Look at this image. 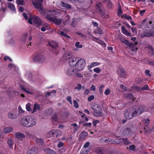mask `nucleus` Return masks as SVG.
I'll return each mask as SVG.
<instances>
[{"instance_id": "f257e3e1", "label": "nucleus", "mask_w": 154, "mask_h": 154, "mask_svg": "<svg viewBox=\"0 0 154 154\" xmlns=\"http://www.w3.org/2000/svg\"><path fill=\"white\" fill-rule=\"evenodd\" d=\"M36 120L29 116L23 118L21 121V124L23 126L29 128L34 126L36 124Z\"/></svg>"}, {"instance_id": "f03ea898", "label": "nucleus", "mask_w": 154, "mask_h": 154, "mask_svg": "<svg viewBox=\"0 0 154 154\" xmlns=\"http://www.w3.org/2000/svg\"><path fill=\"white\" fill-rule=\"evenodd\" d=\"M133 117L140 115L144 112L145 107L143 106H134L130 109Z\"/></svg>"}, {"instance_id": "7ed1b4c3", "label": "nucleus", "mask_w": 154, "mask_h": 154, "mask_svg": "<svg viewBox=\"0 0 154 154\" xmlns=\"http://www.w3.org/2000/svg\"><path fill=\"white\" fill-rule=\"evenodd\" d=\"M48 45L51 48L50 51L52 54L56 55L59 54L60 48L57 43L51 41L49 42Z\"/></svg>"}, {"instance_id": "20e7f679", "label": "nucleus", "mask_w": 154, "mask_h": 154, "mask_svg": "<svg viewBox=\"0 0 154 154\" xmlns=\"http://www.w3.org/2000/svg\"><path fill=\"white\" fill-rule=\"evenodd\" d=\"M86 62L85 60L83 58L78 60L75 69L77 71H81L85 67Z\"/></svg>"}, {"instance_id": "39448f33", "label": "nucleus", "mask_w": 154, "mask_h": 154, "mask_svg": "<svg viewBox=\"0 0 154 154\" xmlns=\"http://www.w3.org/2000/svg\"><path fill=\"white\" fill-rule=\"evenodd\" d=\"M92 109L93 110V112L92 113L94 116L95 117H102L103 116L102 109L100 106H97V108L92 107Z\"/></svg>"}, {"instance_id": "423d86ee", "label": "nucleus", "mask_w": 154, "mask_h": 154, "mask_svg": "<svg viewBox=\"0 0 154 154\" xmlns=\"http://www.w3.org/2000/svg\"><path fill=\"white\" fill-rule=\"evenodd\" d=\"M96 10L98 13L101 16L105 14V9L101 3L97 2L95 6Z\"/></svg>"}, {"instance_id": "0eeeda50", "label": "nucleus", "mask_w": 154, "mask_h": 154, "mask_svg": "<svg viewBox=\"0 0 154 154\" xmlns=\"http://www.w3.org/2000/svg\"><path fill=\"white\" fill-rule=\"evenodd\" d=\"M62 134V132L59 130H54L49 131L48 134L49 137H57Z\"/></svg>"}, {"instance_id": "6e6552de", "label": "nucleus", "mask_w": 154, "mask_h": 154, "mask_svg": "<svg viewBox=\"0 0 154 154\" xmlns=\"http://www.w3.org/2000/svg\"><path fill=\"white\" fill-rule=\"evenodd\" d=\"M33 61L42 63L45 62V57L41 54H37L33 58Z\"/></svg>"}, {"instance_id": "1a4fd4ad", "label": "nucleus", "mask_w": 154, "mask_h": 154, "mask_svg": "<svg viewBox=\"0 0 154 154\" xmlns=\"http://www.w3.org/2000/svg\"><path fill=\"white\" fill-rule=\"evenodd\" d=\"M43 0H32V3L35 8L38 10L42 8Z\"/></svg>"}, {"instance_id": "9d476101", "label": "nucleus", "mask_w": 154, "mask_h": 154, "mask_svg": "<svg viewBox=\"0 0 154 154\" xmlns=\"http://www.w3.org/2000/svg\"><path fill=\"white\" fill-rule=\"evenodd\" d=\"M117 72L119 75L121 77L125 78L126 76V71L123 68H119V69Z\"/></svg>"}, {"instance_id": "9b49d317", "label": "nucleus", "mask_w": 154, "mask_h": 154, "mask_svg": "<svg viewBox=\"0 0 154 154\" xmlns=\"http://www.w3.org/2000/svg\"><path fill=\"white\" fill-rule=\"evenodd\" d=\"M130 109H128L125 111L124 113V116L126 119H129L133 118Z\"/></svg>"}, {"instance_id": "f8f14e48", "label": "nucleus", "mask_w": 154, "mask_h": 154, "mask_svg": "<svg viewBox=\"0 0 154 154\" xmlns=\"http://www.w3.org/2000/svg\"><path fill=\"white\" fill-rule=\"evenodd\" d=\"M79 58L74 57L71 59L69 61V64L71 66H75L76 65Z\"/></svg>"}, {"instance_id": "ddd939ff", "label": "nucleus", "mask_w": 154, "mask_h": 154, "mask_svg": "<svg viewBox=\"0 0 154 154\" xmlns=\"http://www.w3.org/2000/svg\"><path fill=\"white\" fill-rule=\"evenodd\" d=\"M34 22L37 24L38 26H40L42 23L41 20L37 16H35L32 17Z\"/></svg>"}, {"instance_id": "4468645a", "label": "nucleus", "mask_w": 154, "mask_h": 154, "mask_svg": "<svg viewBox=\"0 0 154 154\" xmlns=\"http://www.w3.org/2000/svg\"><path fill=\"white\" fill-rule=\"evenodd\" d=\"M73 56V54L72 52L68 51L65 52L63 55V57L64 59L68 60L72 57Z\"/></svg>"}, {"instance_id": "2eb2a0df", "label": "nucleus", "mask_w": 154, "mask_h": 154, "mask_svg": "<svg viewBox=\"0 0 154 154\" xmlns=\"http://www.w3.org/2000/svg\"><path fill=\"white\" fill-rule=\"evenodd\" d=\"M134 89L137 91H140L144 90H149V88L147 85H145L143 87L138 86H135L134 88Z\"/></svg>"}, {"instance_id": "dca6fc26", "label": "nucleus", "mask_w": 154, "mask_h": 154, "mask_svg": "<svg viewBox=\"0 0 154 154\" xmlns=\"http://www.w3.org/2000/svg\"><path fill=\"white\" fill-rule=\"evenodd\" d=\"M36 144L39 146H42L45 143L44 140L41 138H36Z\"/></svg>"}, {"instance_id": "f3484780", "label": "nucleus", "mask_w": 154, "mask_h": 154, "mask_svg": "<svg viewBox=\"0 0 154 154\" xmlns=\"http://www.w3.org/2000/svg\"><path fill=\"white\" fill-rule=\"evenodd\" d=\"M124 97L128 99L134 100V97L133 95L131 93H126L124 94Z\"/></svg>"}, {"instance_id": "a211bd4d", "label": "nucleus", "mask_w": 154, "mask_h": 154, "mask_svg": "<svg viewBox=\"0 0 154 154\" xmlns=\"http://www.w3.org/2000/svg\"><path fill=\"white\" fill-rule=\"evenodd\" d=\"M16 137L20 140H21L23 138L25 137V135L24 134L21 132H17L15 134Z\"/></svg>"}, {"instance_id": "6ab92c4d", "label": "nucleus", "mask_w": 154, "mask_h": 154, "mask_svg": "<svg viewBox=\"0 0 154 154\" xmlns=\"http://www.w3.org/2000/svg\"><path fill=\"white\" fill-rule=\"evenodd\" d=\"M67 74L69 75H73L75 73H76V70L72 69L71 68H68L67 70Z\"/></svg>"}, {"instance_id": "aec40b11", "label": "nucleus", "mask_w": 154, "mask_h": 154, "mask_svg": "<svg viewBox=\"0 0 154 154\" xmlns=\"http://www.w3.org/2000/svg\"><path fill=\"white\" fill-rule=\"evenodd\" d=\"M39 11L40 13L43 16H46L47 13L48 12H53V11H51V10H48L46 11V10H44V9L42 8L40 9H39V10H38Z\"/></svg>"}, {"instance_id": "412c9836", "label": "nucleus", "mask_w": 154, "mask_h": 154, "mask_svg": "<svg viewBox=\"0 0 154 154\" xmlns=\"http://www.w3.org/2000/svg\"><path fill=\"white\" fill-rule=\"evenodd\" d=\"M61 5L62 7L63 8V9H71V6L70 5L65 3L63 2L61 3Z\"/></svg>"}, {"instance_id": "4be33fe9", "label": "nucleus", "mask_w": 154, "mask_h": 154, "mask_svg": "<svg viewBox=\"0 0 154 154\" xmlns=\"http://www.w3.org/2000/svg\"><path fill=\"white\" fill-rule=\"evenodd\" d=\"M54 17L55 16L53 14L48 13L46 16V18L50 21L52 22Z\"/></svg>"}, {"instance_id": "5701e85b", "label": "nucleus", "mask_w": 154, "mask_h": 154, "mask_svg": "<svg viewBox=\"0 0 154 154\" xmlns=\"http://www.w3.org/2000/svg\"><path fill=\"white\" fill-rule=\"evenodd\" d=\"M122 33L124 34L127 35L128 36H131V34L126 30L124 26H122Z\"/></svg>"}, {"instance_id": "b1692460", "label": "nucleus", "mask_w": 154, "mask_h": 154, "mask_svg": "<svg viewBox=\"0 0 154 154\" xmlns=\"http://www.w3.org/2000/svg\"><path fill=\"white\" fill-rule=\"evenodd\" d=\"M144 35L146 37L154 36V29L145 32Z\"/></svg>"}, {"instance_id": "393cba45", "label": "nucleus", "mask_w": 154, "mask_h": 154, "mask_svg": "<svg viewBox=\"0 0 154 154\" xmlns=\"http://www.w3.org/2000/svg\"><path fill=\"white\" fill-rule=\"evenodd\" d=\"M131 131L130 126L127 127L123 131V134L125 135H127Z\"/></svg>"}, {"instance_id": "a878e982", "label": "nucleus", "mask_w": 154, "mask_h": 154, "mask_svg": "<svg viewBox=\"0 0 154 154\" xmlns=\"http://www.w3.org/2000/svg\"><path fill=\"white\" fill-rule=\"evenodd\" d=\"M52 22H54L56 24L60 25L61 24L62 20L61 19H57L56 17H55Z\"/></svg>"}, {"instance_id": "bb28decb", "label": "nucleus", "mask_w": 154, "mask_h": 154, "mask_svg": "<svg viewBox=\"0 0 154 154\" xmlns=\"http://www.w3.org/2000/svg\"><path fill=\"white\" fill-rule=\"evenodd\" d=\"M7 143L9 146L11 148H12L13 145L14 144V141L11 138H9L7 141Z\"/></svg>"}, {"instance_id": "cd10ccee", "label": "nucleus", "mask_w": 154, "mask_h": 154, "mask_svg": "<svg viewBox=\"0 0 154 154\" xmlns=\"http://www.w3.org/2000/svg\"><path fill=\"white\" fill-rule=\"evenodd\" d=\"M88 133L85 131H83L79 135V138L80 139L82 140L87 136Z\"/></svg>"}, {"instance_id": "c85d7f7f", "label": "nucleus", "mask_w": 154, "mask_h": 154, "mask_svg": "<svg viewBox=\"0 0 154 154\" xmlns=\"http://www.w3.org/2000/svg\"><path fill=\"white\" fill-rule=\"evenodd\" d=\"M119 140H121V142H123L124 144L126 145H127L131 143L128 140L127 138H121Z\"/></svg>"}, {"instance_id": "c756f323", "label": "nucleus", "mask_w": 154, "mask_h": 154, "mask_svg": "<svg viewBox=\"0 0 154 154\" xmlns=\"http://www.w3.org/2000/svg\"><path fill=\"white\" fill-rule=\"evenodd\" d=\"M26 77L29 80H31L32 77V74L30 72H27L25 75Z\"/></svg>"}, {"instance_id": "7c9ffc66", "label": "nucleus", "mask_w": 154, "mask_h": 154, "mask_svg": "<svg viewBox=\"0 0 154 154\" xmlns=\"http://www.w3.org/2000/svg\"><path fill=\"white\" fill-rule=\"evenodd\" d=\"M103 2L106 3L107 4V6L109 8H111L112 6V3L110 0H103Z\"/></svg>"}, {"instance_id": "2f4dec72", "label": "nucleus", "mask_w": 154, "mask_h": 154, "mask_svg": "<svg viewBox=\"0 0 154 154\" xmlns=\"http://www.w3.org/2000/svg\"><path fill=\"white\" fill-rule=\"evenodd\" d=\"M13 131V129L11 127H7L3 129V132L4 133H9Z\"/></svg>"}, {"instance_id": "473e14b6", "label": "nucleus", "mask_w": 154, "mask_h": 154, "mask_svg": "<svg viewBox=\"0 0 154 154\" xmlns=\"http://www.w3.org/2000/svg\"><path fill=\"white\" fill-rule=\"evenodd\" d=\"M8 117L12 119H15L17 117V116L12 113H10L8 114Z\"/></svg>"}, {"instance_id": "72a5a7b5", "label": "nucleus", "mask_w": 154, "mask_h": 154, "mask_svg": "<svg viewBox=\"0 0 154 154\" xmlns=\"http://www.w3.org/2000/svg\"><path fill=\"white\" fill-rule=\"evenodd\" d=\"M148 51L149 53L151 55H154V49L152 47H149Z\"/></svg>"}, {"instance_id": "f704fd0d", "label": "nucleus", "mask_w": 154, "mask_h": 154, "mask_svg": "<svg viewBox=\"0 0 154 154\" xmlns=\"http://www.w3.org/2000/svg\"><path fill=\"white\" fill-rule=\"evenodd\" d=\"M8 7L13 11L15 10V8L14 5L11 3H9L8 4Z\"/></svg>"}, {"instance_id": "c9c22d12", "label": "nucleus", "mask_w": 154, "mask_h": 154, "mask_svg": "<svg viewBox=\"0 0 154 154\" xmlns=\"http://www.w3.org/2000/svg\"><path fill=\"white\" fill-rule=\"evenodd\" d=\"M40 109V107L39 104H35L34 105V109L33 112H35L36 110H39Z\"/></svg>"}, {"instance_id": "e433bc0d", "label": "nucleus", "mask_w": 154, "mask_h": 154, "mask_svg": "<svg viewBox=\"0 0 154 154\" xmlns=\"http://www.w3.org/2000/svg\"><path fill=\"white\" fill-rule=\"evenodd\" d=\"M28 35V34L25 33L23 34L21 39V40L22 42H24L26 41V38H27Z\"/></svg>"}, {"instance_id": "4c0bfd02", "label": "nucleus", "mask_w": 154, "mask_h": 154, "mask_svg": "<svg viewBox=\"0 0 154 154\" xmlns=\"http://www.w3.org/2000/svg\"><path fill=\"white\" fill-rule=\"evenodd\" d=\"M77 22L76 21V19L75 18H73L72 21L71 23V25L73 27H75L77 24Z\"/></svg>"}, {"instance_id": "58836bf2", "label": "nucleus", "mask_w": 154, "mask_h": 154, "mask_svg": "<svg viewBox=\"0 0 154 154\" xmlns=\"http://www.w3.org/2000/svg\"><path fill=\"white\" fill-rule=\"evenodd\" d=\"M96 152L97 154H104V152L101 149L97 148L96 150Z\"/></svg>"}, {"instance_id": "ea45409f", "label": "nucleus", "mask_w": 154, "mask_h": 154, "mask_svg": "<svg viewBox=\"0 0 154 154\" xmlns=\"http://www.w3.org/2000/svg\"><path fill=\"white\" fill-rule=\"evenodd\" d=\"M124 43L129 47H131L133 45L132 43H129V41L126 39L125 40V42H124Z\"/></svg>"}, {"instance_id": "a19ab883", "label": "nucleus", "mask_w": 154, "mask_h": 154, "mask_svg": "<svg viewBox=\"0 0 154 154\" xmlns=\"http://www.w3.org/2000/svg\"><path fill=\"white\" fill-rule=\"evenodd\" d=\"M53 112V109L51 108H49L46 111V113L48 115H51Z\"/></svg>"}, {"instance_id": "79ce46f5", "label": "nucleus", "mask_w": 154, "mask_h": 154, "mask_svg": "<svg viewBox=\"0 0 154 154\" xmlns=\"http://www.w3.org/2000/svg\"><path fill=\"white\" fill-rule=\"evenodd\" d=\"M21 89L23 90V91H25V92H27L28 94H32L33 92H31V91L29 90H27L24 87H21Z\"/></svg>"}, {"instance_id": "37998d69", "label": "nucleus", "mask_w": 154, "mask_h": 154, "mask_svg": "<svg viewBox=\"0 0 154 154\" xmlns=\"http://www.w3.org/2000/svg\"><path fill=\"white\" fill-rule=\"evenodd\" d=\"M100 141L102 143H105L108 142V140L105 137H102L100 138Z\"/></svg>"}, {"instance_id": "c03bdc74", "label": "nucleus", "mask_w": 154, "mask_h": 154, "mask_svg": "<svg viewBox=\"0 0 154 154\" xmlns=\"http://www.w3.org/2000/svg\"><path fill=\"white\" fill-rule=\"evenodd\" d=\"M60 35L64 37L65 38H70L69 36L65 33L63 31H62L60 32Z\"/></svg>"}, {"instance_id": "a18cd8bd", "label": "nucleus", "mask_w": 154, "mask_h": 154, "mask_svg": "<svg viewBox=\"0 0 154 154\" xmlns=\"http://www.w3.org/2000/svg\"><path fill=\"white\" fill-rule=\"evenodd\" d=\"M46 150L48 154H55V152L50 149H47Z\"/></svg>"}, {"instance_id": "49530a36", "label": "nucleus", "mask_w": 154, "mask_h": 154, "mask_svg": "<svg viewBox=\"0 0 154 154\" xmlns=\"http://www.w3.org/2000/svg\"><path fill=\"white\" fill-rule=\"evenodd\" d=\"M18 5H23L24 4V1L23 0H18L16 1Z\"/></svg>"}, {"instance_id": "de8ad7c7", "label": "nucleus", "mask_w": 154, "mask_h": 154, "mask_svg": "<svg viewBox=\"0 0 154 154\" xmlns=\"http://www.w3.org/2000/svg\"><path fill=\"white\" fill-rule=\"evenodd\" d=\"M136 147V146L134 145H131L129 146L128 148L129 150H131L132 151H134L135 148Z\"/></svg>"}, {"instance_id": "09e8293b", "label": "nucleus", "mask_w": 154, "mask_h": 154, "mask_svg": "<svg viewBox=\"0 0 154 154\" xmlns=\"http://www.w3.org/2000/svg\"><path fill=\"white\" fill-rule=\"evenodd\" d=\"M30 105L31 104L30 103H28L26 105V109L28 111H31Z\"/></svg>"}, {"instance_id": "8fccbe9b", "label": "nucleus", "mask_w": 154, "mask_h": 154, "mask_svg": "<svg viewBox=\"0 0 154 154\" xmlns=\"http://www.w3.org/2000/svg\"><path fill=\"white\" fill-rule=\"evenodd\" d=\"M123 16L125 19L128 20H131L132 18L131 17L125 14H123Z\"/></svg>"}, {"instance_id": "3c124183", "label": "nucleus", "mask_w": 154, "mask_h": 154, "mask_svg": "<svg viewBox=\"0 0 154 154\" xmlns=\"http://www.w3.org/2000/svg\"><path fill=\"white\" fill-rule=\"evenodd\" d=\"M52 121H58V119L57 116V114H56L54 115L53 116L52 118Z\"/></svg>"}, {"instance_id": "603ef678", "label": "nucleus", "mask_w": 154, "mask_h": 154, "mask_svg": "<svg viewBox=\"0 0 154 154\" xmlns=\"http://www.w3.org/2000/svg\"><path fill=\"white\" fill-rule=\"evenodd\" d=\"M130 48L131 50L132 51H136L137 48L134 46V43H133L132 46L131 47H129Z\"/></svg>"}, {"instance_id": "864d4df0", "label": "nucleus", "mask_w": 154, "mask_h": 154, "mask_svg": "<svg viewBox=\"0 0 154 154\" xmlns=\"http://www.w3.org/2000/svg\"><path fill=\"white\" fill-rule=\"evenodd\" d=\"M91 149V147L90 146V147H89L88 149L85 150V152H84L83 151L81 152V154H87L88 152H89Z\"/></svg>"}, {"instance_id": "5fc2aeb1", "label": "nucleus", "mask_w": 154, "mask_h": 154, "mask_svg": "<svg viewBox=\"0 0 154 154\" xmlns=\"http://www.w3.org/2000/svg\"><path fill=\"white\" fill-rule=\"evenodd\" d=\"M94 96L93 95H91L90 97H89L88 99V101L90 102L92 100L94 99Z\"/></svg>"}, {"instance_id": "6e6d98bb", "label": "nucleus", "mask_w": 154, "mask_h": 154, "mask_svg": "<svg viewBox=\"0 0 154 154\" xmlns=\"http://www.w3.org/2000/svg\"><path fill=\"white\" fill-rule=\"evenodd\" d=\"M95 33L101 34L103 33L102 31L100 28H97L96 32Z\"/></svg>"}, {"instance_id": "4d7b16f0", "label": "nucleus", "mask_w": 154, "mask_h": 154, "mask_svg": "<svg viewBox=\"0 0 154 154\" xmlns=\"http://www.w3.org/2000/svg\"><path fill=\"white\" fill-rule=\"evenodd\" d=\"M80 43L79 42H77L75 43V46L79 48H81L82 47V45H80Z\"/></svg>"}, {"instance_id": "13d9d810", "label": "nucleus", "mask_w": 154, "mask_h": 154, "mask_svg": "<svg viewBox=\"0 0 154 154\" xmlns=\"http://www.w3.org/2000/svg\"><path fill=\"white\" fill-rule=\"evenodd\" d=\"M73 103L74 104V106L76 108H77L79 107V105L77 102L75 100L73 101Z\"/></svg>"}, {"instance_id": "bf43d9fd", "label": "nucleus", "mask_w": 154, "mask_h": 154, "mask_svg": "<svg viewBox=\"0 0 154 154\" xmlns=\"http://www.w3.org/2000/svg\"><path fill=\"white\" fill-rule=\"evenodd\" d=\"M66 100H67V101L69 102L71 104H72L71 97L68 96L66 97Z\"/></svg>"}, {"instance_id": "052dcab7", "label": "nucleus", "mask_w": 154, "mask_h": 154, "mask_svg": "<svg viewBox=\"0 0 154 154\" xmlns=\"http://www.w3.org/2000/svg\"><path fill=\"white\" fill-rule=\"evenodd\" d=\"M110 90L109 88H107L105 91L104 94L106 95H108L110 93Z\"/></svg>"}, {"instance_id": "680f3d73", "label": "nucleus", "mask_w": 154, "mask_h": 154, "mask_svg": "<svg viewBox=\"0 0 154 154\" xmlns=\"http://www.w3.org/2000/svg\"><path fill=\"white\" fill-rule=\"evenodd\" d=\"M91 125V123H84L83 124V126L85 127H90Z\"/></svg>"}, {"instance_id": "e2e57ef3", "label": "nucleus", "mask_w": 154, "mask_h": 154, "mask_svg": "<svg viewBox=\"0 0 154 154\" xmlns=\"http://www.w3.org/2000/svg\"><path fill=\"white\" fill-rule=\"evenodd\" d=\"M145 73L146 75L149 77H150L151 76V74L149 73V70H146L145 71Z\"/></svg>"}, {"instance_id": "0e129e2a", "label": "nucleus", "mask_w": 154, "mask_h": 154, "mask_svg": "<svg viewBox=\"0 0 154 154\" xmlns=\"http://www.w3.org/2000/svg\"><path fill=\"white\" fill-rule=\"evenodd\" d=\"M82 88V86L81 84H79L78 85V86L76 87H75L74 88V89H78V90H80Z\"/></svg>"}, {"instance_id": "69168bd1", "label": "nucleus", "mask_w": 154, "mask_h": 154, "mask_svg": "<svg viewBox=\"0 0 154 154\" xmlns=\"http://www.w3.org/2000/svg\"><path fill=\"white\" fill-rule=\"evenodd\" d=\"M100 64V63L98 62H94L91 64V67Z\"/></svg>"}, {"instance_id": "338daca9", "label": "nucleus", "mask_w": 154, "mask_h": 154, "mask_svg": "<svg viewBox=\"0 0 154 154\" xmlns=\"http://www.w3.org/2000/svg\"><path fill=\"white\" fill-rule=\"evenodd\" d=\"M94 71L97 73H98L101 71V69L100 68H96L94 69Z\"/></svg>"}, {"instance_id": "774afa93", "label": "nucleus", "mask_w": 154, "mask_h": 154, "mask_svg": "<svg viewBox=\"0 0 154 154\" xmlns=\"http://www.w3.org/2000/svg\"><path fill=\"white\" fill-rule=\"evenodd\" d=\"M90 143L89 142H86L84 145L83 147L84 148H86L89 146Z\"/></svg>"}]
</instances>
